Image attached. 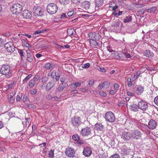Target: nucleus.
<instances>
[{
	"label": "nucleus",
	"instance_id": "nucleus-13",
	"mask_svg": "<svg viewBox=\"0 0 158 158\" xmlns=\"http://www.w3.org/2000/svg\"><path fill=\"white\" fill-rule=\"evenodd\" d=\"M157 125V123L154 120L151 119L149 121L148 127L150 129L153 130L156 128Z\"/></svg>",
	"mask_w": 158,
	"mask_h": 158
},
{
	"label": "nucleus",
	"instance_id": "nucleus-61",
	"mask_svg": "<svg viewBox=\"0 0 158 158\" xmlns=\"http://www.w3.org/2000/svg\"><path fill=\"white\" fill-rule=\"evenodd\" d=\"M31 75H29L27 76L23 80V82L26 81L27 80H29L31 77Z\"/></svg>",
	"mask_w": 158,
	"mask_h": 158
},
{
	"label": "nucleus",
	"instance_id": "nucleus-58",
	"mask_svg": "<svg viewBox=\"0 0 158 158\" xmlns=\"http://www.w3.org/2000/svg\"><path fill=\"white\" fill-rule=\"evenodd\" d=\"M154 102L156 105L158 106V96L155 98Z\"/></svg>",
	"mask_w": 158,
	"mask_h": 158
},
{
	"label": "nucleus",
	"instance_id": "nucleus-52",
	"mask_svg": "<svg viewBox=\"0 0 158 158\" xmlns=\"http://www.w3.org/2000/svg\"><path fill=\"white\" fill-rule=\"evenodd\" d=\"M77 143L80 145L84 144L85 143V141L80 139H79L77 141Z\"/></svg>",
	"mask_w": 158,
	"mask_h": 158
},
{
	"label": "nucleus",
	"instance_id": "nucleus-34",
	"mask_svg": "<svg viewBox=\"0 0 158 158\" xmlns=\"http://www.w3.org/2000/svg\"><path fill=\"white\" fill-rule=\"evenodd\" d=\"M27 60L30 62H32L33 60V57L31 54L27 55Z\"/></svg>",
	"mask_w": 158,
	"mask_h": 158
},
{
	"label": "nucleus",
	"instance_id": "nucleus-1",
	"mask_svg": "<svg viewBox=\"0 0 158 158\" xmlns=\"http://www.w3.org/2000/svg\"><path fill=\"white\" fill-rule=\"evenodd\" d=\"M0 72L1 74L5 76L6 78L10 77L12 76V67L9 64H3L1 68Z\"/></svg>",
	"mask_w": 158,
	"mask_h": 158
},
{
	"label": "nucleus",
	"instance_id": "nucleus-20",
	"mask_svg": "<svg viewBox=\"0 0 158 158\" xmlns=\"http://www.w3.org/2000/svg\"><path fill=\"white\" fill-rule=\"evenodd\" d=\"M55 85L54 81H49L46 87V89L47 91H49Z\"/></svg>",
	"mask_w": 158,
	"mask_h": 158
},
{
	"label": "nucleus",
	"instance_id": "nucleus-44",
	"mask_svg": "<svg viewBox=\"0 0 158 158\" xmlns=\"http://www.w3.org/2000/svg\"><path fill=\"white\" fill-rule=\"evenodd\" d=\"M140 73L141 72L140 71H138L136 72V74L134 75V77H133V78L134 79V80L138 78L139 75L140 74Z\"/></svg>",
	"mask_w": 158,
	"mask_h": 158
},
{
	"label": "nucleus",
	"instance_id": "nucleus-32",
	"mask_svg": "<svg viewBox=\"0 0 158 158\" xmlns=\"http://www.w3.org/2000/svg\"><path fill=\"white\" fill-rule=\"evenodd\" d=\"M124 13H125L123 11H119L118 13L113 12L112 15L116 17H118V16L121 15Z\"/></svg>",
	"mask_w": 158,
	"mask_h": 158
},
{
	"label": "nucleus",
	"instance_id": "nucleus-50",
	"mask_svg": "<svg viewBox=\"0 0 158 158\" xmlns=\"http://www.w3.org/2000/svg\"><path fill=\"white\" fill-rule=\"evenodd\" d=\"M23 41L24 44L26 47L28 48H30L31 47V46L27 42H26L24 40H23Z\"/></svg>",
	"mask_w": 158,
	"mask_h": 158
},
{
	"label": "nucleus",
	"instance_id": "nucleus-2",
	"mask_svg": "<svg viewBox=\"0 0 158 158\" xmlns=\"http://www.w3.org/2000/svg\"><path fill=\"white\" fill-rule=\"evenodd\" d=\"M23 9L21 5L16 3L12 5L10 7V10L13 14L17 15L21 12Z\"/></svg>",
	"mask_w": 158,
	"mask_h": 158
},
{
	"label": "nucleus",
	"instance_id": "nucleus-26",
	"mask_svg": "<svg viewBox=\"0 0 158 158\" xmlns=\"http://www.w3.org/2000/svg\"><path fill=\"white\" fill-rule=\"evenodd\" d=\"M66 86V85L65 83H61L59 85L56 89V91L59 92H61L65 88Z\"/></svg>",
	"mask_w": 158,
	"mask_h": 158
},
{
	"label": "nucleus",
	"instance_id": "nucleus-38",
	"mask_svg": "<svg viewBox=\"0 0 158 158\" xmlns=\"http://www.w3.org/2000/svg\"><path fill=\"white\" fill-rule=\"evenodd\" d=\"M118 6L116 5H115V6L112 7V10L113 11V12L116 13L118 11V10H119L118 9Z\"/></svg>",
	"mask_w": 158,
	"mask_h": 158
},
{
	"label": "nucleus",
	"instance_id": "nucleus-6",
	"mask_svg": "<svg viewBox=\"0 0 158 158\" xmlns=\"http://www.w3.org/2000/svg\"><path fill=\"white\" fill-rule=\"evenodd\" d=\"M4 47L6 50L9 52H13L15 50L13 43L11 42H7L5 45Z\"/></svg>",
	"mask_w": 158,
	"mask_h": 158
},
{
	"label": "nucleus",
	"instance_id": "nucleus-39",
	"mask_svg": "<svg viewBox=\"0 0 158 158\" xmlns=\"http://www.w3.org/2000/svg\"><path fill=\"white\" fill-rule=\"evenodd\" d=\"M122 151L123 152V153L127 155L129 153L127 148L126 146L123 147Z\"/></svg>",
	"mask_w": 158,
	"mask_h": 158
},
{
	"label": "nucleus",
	"instance_id": "nucleus-3",
	"mask_svg": "<svg viewBox=\"0 0 158 158\" xmlns=\"http://www.w3.org/2000/svg\"><path fill=\"white\" fill-rule=\"evenodd\" d=\"M48 12L52 15L56 13L58 10V6L57 5L53 3L48 4L47 7Z\"/></svg>",
	"mask_w": 158,
	"mask_h": 158
},
{
	"label": "nucleus",
	"instance_id": "nucleus-16",
	"mask_svg": "<svg viewBox=\"0 0 158 158\" xmlns=\"http://www.w3.org/2000/svg\"><path fill=\"white\" fill-rule=\"evenodd\" d=\"M92 151L90 148L89 147H86L84 148L83 152V154L86 157L90 156L92 154Z\"/></svg>",
	"mask_w": 158,
	"mask_h": 158
},
{
	"label": "nucleus",
	"instance_id": "nucleus-7",
	"mask_svg": "<svg viewBox=\"0 0 158 158\" xmlns=\"http://www.w3.org/2000/svg\"><path fill=\"white\" fill-rule=\"evenodd\" d=\"M139 108L143 111H146L148 108V103L143 100H141L138 103Z\"/></svg>",
	"mask_w": 158,
	"mask_h": 158
},
{
	"label": "nucleus",
	"instance_id": "nucleus-12",
	"mask_svg": "<svg viewBox=\"0 0 158 158\" xmlns=\"http://www.w3.org/2000/svg\"><path fill=\"white\" fill-rule=\"evenodd\" d=\"M80 133L83 136H88L91 133V129L89 127H87L82 129Z\"/></svg>",
	"mask_w": 158,
	"mask_h": 158
},
{
	"label": "nucleus",
	"instance_id": "nucleus-40",
	"mask_svg": "<svg viewBox=\"0 0 158 158\" xmlns=\"http://www.w3.org/2000/svg\"><path fill=\"white\" fill-rule=\"evenodd\" d=\"M80 136L78 135H74L72 136V138L75 140H78L80 139Z\"/></svg>",
	"mask_w": 158,
	"mask_h": 158
},
{
	"label": "nucleus",
	"instance_id": "nucleus-56",
	"mask_svg": "<svg viewBox=\"0 0 158 158\" xmlns=\"http://www.w3.org/2000/svg\"><path fill=\"white\" fill-rule=\"evenodd\" d=\"M74 14V11L73 10L69 11L67 14L69 17L72 16Z\"/></svg>",
	"mask_w": 158,
	"mask_h": 158
},
{
	"label": "nucleus",
	"instance_id": "nucleus-63",
	"mask_svg": "<svg viewBox=\"0 0 158 158\" xmlns=\"http://www.w3.org/2000/svg\"><path fill=\"white\" fill-rule=\"evenodd\" d=\"M114 89L116 90H118L119 87L118 84L117 83H115L114 84Z\"/></svg>",
	"mask_w": 158,
	"mask_h": 158
},
{
	"label": "nucleus",
	"instance_id": "nucleus-19",
	"mask_svg": "<svg viewBox=\"0 0 158 158\" xmlns=\"http://www.w3.org/2000/svg\"><path fill=\"white\" fill-rule=\"evenodd\" d=\"M16 92L15 91H13L10 94V97H8V101L9 103H12L14 102L15 97H14Z\"/></svg>",
	"mask_w": 158,
	"mask_h": 158
},
{
	"label": "nucleus",
	"instance_id": "nucleus-48",
	"mask_svg": "<svg viewBox=\"0 0 158 158\" xmlns=\"http://www.w3.org/2000/svg\"><path fill=\"white\" fill-rule=\"evenodd\" d=\"M103 85L106 88H108L110 85V83L108 81H105L103 82Z\"/></svg>",
	"mask_w": 158,
	"mask_h": 158
},
{
	"label": "nucleus",
	"instance_id": "nucleus-17",
	"mask_svg": "<svg viewBox=\"0 0 158 158\" xmlns=\"http://www.w3.org/2000/svg\"><path fill=\"white\" fill-rule=\"evenodd\" d=\"M135 92L137 95H139L142 94L144 91V87L140 85H138L135 86L134 88Z\"/></svg>",
	"mask_w": 158,
	"mask_h": 158
},
{
	"label": "nucleus",
	"instance_id": "nucleus-14",
	"mask_svg": "<svg viewBox=\"0 0 158 158\" xmlns=\"http://www.w3.org/2000/svg\"><path fill=\"white\" fill-rule=\"evenodd\" d=\"M90 39L89 40H99L100 39V35L98 34L95 32L89 33L88 34Z\"/></svg>",
	"mask_w": 158,
	"mask_h": 158
},
{
	"label": "nucleus",
	"instance_id": "nucleus-55",
	"mask_svg": "<svg viewBox=\"0 0 158 158\" xmlns=\"http://www.w3.org/2000/svg\"><path fill=\"white\" fill-rule=\"evenodd\" d=\"M99 94L101 96H102L103 97H106V93L102 91H100L99 93Z\"/></svg>",
	"mask_w": 158,
	"mask_h": 158
},
{
	"label": "nucleus",
	"instance_id": "nucleus-36",
	"mask_svg": "<svg viewBox=\"0 0 158 158\" xmlns=\"http://www.w3.org/2000/svg\"><path fill=\"white\" fill-rule=\"evenodd\" d=\"M59 2L63 5H66L69 3L70 0H59Z\"/></svg>",
	"mask_w": 158,
	"mask_h": 158
},
{
	"label": "nucleus",
	"instance_id": "nucleus-11",
	"mask_svg": "<svg viewBox=\"0 0 158 158\" xmlns=\"http://www.w3.org/2000/svg\"><path fill=\"white\" fill-rule=\"evenodd\" d=\"M71 123L74 126H78L81 124V119L79 117H74L71 118Z\"/></svg>",
	"mask_w": 158,
	"mask_h": 158
},
{
	"label": "nucleus",
	"instance_id": "nucleus-30",
	"mask_svg": "<svg viewBox=\"0 0 158 158\" xmlns=\"http://www.w3.org/2000/svg\"><path fill=\"white\" fill-rule=\"evenodd\" d=\"M48 31V29H42L41 30H37L35 32L37 34L40 33H44Z\"/></svg>",
	"mask_w": 158,
	"mask_h": 158
},
{
	"label": "nucleus",
	"instance_id": "nucleus-27",
	"mask_svg": "<svg viewBox=\"0 0 158 158\" xmlns=\"http://www.w3.org/2000/svg\"><path fill=\"white\" fill-rule=\"evenodd\" d=\"M130 108L131 111L134 112L138 111L139 109L138 105H137L135 104L131 105L130 106Z\"/></svg>",
	"mask_w": 158,
	"mask_h": 158
},
{
	"label": "nucleus",
	"instance_id": "nucleus-23",
	"mask_svg": "<svg viewBox=\"0 0 158 158\" xmlns=\"http://www.w3.org/2000/svg\"><path fill=\"white\" fill-rule=\"evenodd\" d=\"M98 40H89V42L90 43V45L92 46V47H99V44L98 43L97 41Z\"/></svg>",
	"mask_w": 158,
	"mask_h": 158
},
{
	"label": "nucleus",
	"instance_id": "nucleus-4",
	"mask_svg": "<svg viewBox=\"0 0 158 158\" xmlns=\"http://www.w3.org/2000/svg\"><path fill=\"white\" fill-rule=\"evenodd\" d=\"M105 118L106 120L110 123H112L115 120L114 114L110 111H108L106 113Z\"/></svg>",
	"mask_w": 158,
	"mask_h": 158
},
{
	"label": "nucleus",
	"instance_id": "nucleus-60",
	"mask_svg": "<svg viewBox=\"0 0 158 158\" xmlns=\"http://www.w3.org/2000/svg\"><path fill=\"white\" fill-rule=\"evenodd\" d=\"M55 46H56V48H57L62 49V48H64V46H61V45H60L59 44H55Z\"/></svg>",
	"mask_w": 158,
	"mask_h": 158
},
{
	"label": "nucleus",
	"instance_id": "nucleus-5",
	"mask_svg": "<svg viewBox=\"0 0 158 158\" xmlns=\"http://www.w3.org/2000/svg\"><path fill=\"white\" fill-rule=\"evenodd\" d=\"M44 14V10L41 8L36 6L33 8V14L36 16H42Z\"/></svg>",
	"mask_w": 158,
	"mask_h": 158
},
{
	"label": "nucleus",
	"instance_id": "nucleus-31",
	"mask_svg": "<svg viewBox=\"0 0 158 158\" xmlns=\"http://www.w3.org/2000/svg\"><path fill=\"white\" fill-rule=\"evenodd\" d=\"M81 84V82H76L75 83H72L71 85V87H73L74 89H76L77 87L80 86Z\"/></svg>",
	"mask_w": 158,
	"mask_h": 158
},
{
	"label": "nucleus",
	"instance_id": "nucleus-9",
	"mask_svg": "<svg viewBox=\"0 0 158 158\" xmlns=\"http://www.w3.org/2000/svg\"><path fill=\"white\" fill-rule=\"evenodd\" d=\"M121 138L125 141L127 142L131 139V133L127 132H124L121 135Z\"/></svg>",
	"mask_w": 158,
	"mask_h": 158
},
{
	"label": "nucleus",
	"instance_id": "nucleus-29",
	"mask_svg": "<svg viewBox=\"0 0 158 158\" xmlns=\"http://www.w3.org/2000/svg\"><path fill=\"white\" fill-rule=\"evenodd\" d=\"M103 0H96V6L98 7L102 5Z\"/></svg>",
	"mask_w": 158,
	"mask_h": 158
},
{
	"label": "nucleus",
	"instance_id": "nucleus-46",
	"mask_svg": "<svg viewBox=\"0 0 158 158\" xmlns=\"http://www.w3.org/2000/svg\"><path fill=\"white\" fill-rule=\"evenodd\" d=\"M90 66V64L89 63H87L85 64H83L82 67L84 69H86L89 68Z\"/></svg>",
	"mask_w": 158,
	"mask_h": 158
},
{
	"label": "nucleus",
	"instance_id": "nucleus-59",
	"mask_svg": "<svg viewBox=\"0 0 158 158\" xmlns=\"http://www.w3.org/2000/svg\"><path fill=\"white\" fill-rule=\"evenodd\" d=\"M126 105L125 102V101L119 102L118 104V106L119 107L124 106Z\"/></svg>",
	"mask_w": 158,
	"mask_h": 158
},
{
	"label": "nucleus",
	"instance_id": "nucleus-53",
	"mask_svg": "<svg viewBox=\"0 0 158 158\" xmlns=\"http://www.w3.org/2000/svg\"><path fill=\"white\" fill-rule=\"evenodd\" d=\"M123 56H125V57L127 58H130L131 57L130 55L127 52H123Z\"/></svg>",
	"mask_w": 158,
	"mask_h": 158
},
{
	"label": "nucleus",
	"instance_id": "nucleus-8",
	"mask_svg": "<svg viewBox=\"0 0 158 158\" xmlns=\"http://www.w3.org/2000/svg\"><path fill=\"white\" fill-rule=\"evenodd\" d=\"M131 138H133L136 139H139L141 137V131L138 130H135L131 131Z\"/></svg>",
	"mask_w": 158,
	"mask_h": 158
},
{
	"label": "nucleus",
	"instance_id": "nucleus-57",
	"mask_svg": "<svg viewBox=\"0 0 158 158\" xmlns=\"http://www.w3.org/2000/svg\"><path fill=\"white\" fill-rule=\"evenodd\" d=\"M109 158H120V157L118 154H115L111 156Z\"/></svg>",
	"mask_w": 158,
	"mask_h": 158
},
{
	"label": "nucleus",
	"instance_id": "nucleus-28",
	"mask_svg": "<svg viewBox=\"0 0 158 158\" xmlns=\"http://www.w3.org/2000/svg\"><path fill=\"white\" fill-rule=\"evenodd\" d=\"M67 33V34L69 36H74L76 34V32L72 28L68 29Z\"/></svg>",
	"mask_w": 158,
	"mask_h": 158
},
{
	"label": "nucleus",
	"instance_id": "nucleus-25",
	"mask_svg": "<svg viewBox=\"0 0 158 158\" xmlns=\"http://www.w3.org/2000/svg\"><path fill=\"white\" fill-rule=\"evenodd\" d=\"M132 19V17L130 15L126 16L124 19H122L124 23L131 22Z\"/></svg>",
	"mask_w": 158,
	"mask_h": 158
},
{
	"label": "nucleus",
	"instance_id": "nucleus-41",
	"mask_svg": "<svg viewBox=\"0 0 158 158\" xmlns=\"http://www.w3.org/2000/svg\"><path fill=\"white\" fill-rule=\"evenodd\" d=\"M40 78L39 75H35V77L32 79H31L35 83H36V81H37Z\"/></svg>",
	"mask_w": 158,
	"mask_h": 158
},
{
	"label": "nucleus",
	"instance_id": "nucleus-10",
	"mask_svg": "<svg viewBox=\"0 0 158 158\" xmlns=\"http://www.w3.org/2000/svg\"><path fill=\"white\" fill-rule=\"evenodd\" d=\"M65 152L67 156L73 158L75 156V151L73 148H68L66 149V151Z\"/></svg>",
	"mask_w": 158,
	"mask_h": 158
},
{
	"label": "nucleus",
	"instance_id": "nucleus-49",
	"mask_svg": "<svg viewBox=\"0 0 158 158\" xmlns=\"http://www.w3.org/2000/svg\"><path fill=\"white\" fill-rule=\"evenodd\" d=\"M26 126L28 125V127H29L30 125V123L31 122V119L30 118H26Z\"/></svg>",
	"mask_w": 158,
	"mask_h": 158
},
{
	"label": "nucleus",
	"instance_id": "nucleus-42",
	"mask_svg": "<svg viewBox=\"0 0 158 158\" xmlns=\"http://www.w3.org/2000/svg\"><path fill=\"white\" fill-rule=\"evenodd\" d=\"M135 5V7L137 8H141L143 7L144 6V5L143 3H139L136 4Z\"/></svg>",
	"mask_w": 158,
	"mask_h": 158
},
{
	"label": "nucleus",
	"instance_id": "nucleus-33",
	"mask_svg": "<svg viewBox=\"0 0 158 158\" xmlns=\"http://www.w3.org/2000/svg\"><path fill=\"white\" fill-rule=\"evenodd\" d=\"M54 149H51L49 152L48 153V156L49 157L51 158H53L54 157Z\"/></svg>",
	"mask_w": 158,
	"mask_h": 158
},
{
	"label": "nucleus",
	"instance_id": "nucleus-62",
	"mask_svg": "<svg viewBox=\"0 0 158 158\" xmlns=\"http://www.w3.org/2000/svg\"><path fill=\"white\" fill-rule=\"evenodd\" d=\"M46 145V143H45V142H44V143H42L40 144L39 145H40L41 146V148H42V145H43V146L44 147V148H43V149L44 150H45V149L46 148V147H45Z\"/></svg>",
	"mask_w": 158,
	"mask_h": 158
},
{
	"label": "nucleus",
	"instance_id": "nucleus-54",
	"mask_svg": "<svg viewBox=\"0 0 158 158\" xmlns=\"http://www.w3.org/2000/svg\"><path fill=\"white\" fill-rule=\"evenodd\" d=\"M98 69L99 71L104 73L106 71V70L103 67H98Z\"/></svg>",
	"mask_w": 158,
	"mask_h": 158
},
{
	"label": "nucleus",
	"instance_id": "nucleus-64",
	"mask_svg": "<svg viewBox=\"0 0 158 158\" xmlns=\"http://www.w3.org/2000/svg\"><path fill=\"white\" fill-rule=\"evenodd\" d=\"M27 95L26 94L24 95L23 96V101L24 102H26L27 101Z\"/></svg>",
	"mask_w": 158,
	"mask_h": 158
},
{
	"label": "nucleus",
	"instance_id": "nucleus-47",
	"mask_svg": "<svg viewBox=\"0 0 158 158\" xmlns=\"http://www.w3.org/2000/svg\"><path fill=\"white\" fill-rule=\"evenodd\" d=\"M48 79V77L46 76L42 78V82L44 83L47 81Z\"/></svg>",
	"mask_w": 158,
	"mask_h": 158
},
{
	"label": "nucleus",
	"instance_id": "nucleus-51",
	"mask_svg": "<svg viewBox=\"0 0 158 158\" xmlns=\"http://www.w3.org/2000/svg\"><path fill=\"white\" fill-rule=\"evenodd\" d=\"M127 81L128 82V86L129 87L131 86L132 85V83L131 81V79L130 78L128 77L127 79Z\"/></svg>",
	"mask_w": 158,
	"mask_h": 158
},
{
	"label": "nucleus",
	"instance_id": "nucleus-43",
	"mask_svg": "<svg viewBox=\"0 0 158 158\" xmlns=\"http://www.w3.org/2000/svg\"><path fill=\"white\" fill-rule=\"evenodd\" d=\"M29 86L31 88H32L35 84V83L32 79L30 80L29 82Z\"/></svg>",
	"mask_w": 158,
	"mask_h": 158
},
{
	"label": "nucleus",
	"instance_id": "nucleus-21",
	"mask_svg": "<svg viewBox=\"0 0 158 158\" xmlns=\"http://www.w3.org/2000/svg\"><path fill=\"white\" fill-rule=\"evenodd\" d=\"M144 56L146 57L152 58L154 56V53L149 50H146L143 53Z\"/></svg>",
	"mask_w": 158,
	"mask_h": 158
},
{
	"label": "nucleus",
	"instance_id": "nucleus-37",
	"mask_svg": "<svg viewBox=\"0 0 158 158\" xmlns=\"http://www.w3.org/2000/svg\"><path fill=\"white\" fill-rule=\"evenodd\" d=\"M44 67L47 69H50L52 68V64L49 63H48L45 64Z\"/></svg>",
	"mask_w": 158,
	"mask_h": 158
},
{
	"label": "nucleus",
	"instance_id": "nucleus-45",
	"mask_svg": "<svg viewBox=\"0 0 158 158\" xmlns=\"http://www.w3.org/2000/svg\"><path fill=\"white\" fill-rule=\"evenodd\" d=\"M123 54L118 53L117 58L119 60H123Z\"/></svg>",
	"mask_w": 158,
	"mask_h": 158
},
{
	"label": "nucleus",
	"instance_id": "nucleus-35",
	"mask_svg": "<svg viewBox=\"0 0 158 158\" xmlns=\"http://www.w3.org/2000/svg\"><path fill=\"white\" fill-rule=\"evenodd\" d=\"M156 10V7L155 6L151 7L149 9L147 10V11L150 13H154Z\"/></svg>",
	"mask_w": 158,
	"mask_h": 158
},
{
	"label": "nucleus",
	"instance_id": "nucleus-24",
	"mask_svg": "<svg viewBox=\"0 0 158 158\" xmlns=\"http://www.w3.org/2000/svg\"><path fill=\"white\" fill-rule=\"evenodd\" d=\"M121 22L120 20H118L115 21L111 26L113 27H114V29H118L119 28V26L121 24Z\"/></svg>",
	"mask_w": 158,
	"mask_h": 158
},
{
	"label": "nucleus",
	"instance_id": "nucleus-15",
	"mask_svg": "<svg viewBox=\"0 0 158 158\" xmlns=\"http://www.w3.org/2000/svg\"><path fill=\"white\" fill-rule=\"evenodd\" d=\"M81 7L85 10H87V12L89 13L88 11L89 10L90 7V3L88 1H85L83 2L81 4Z\"/></svg>",
	"mask_w": 158,
	"mask_h": 158
},
{
	"label": "nucleus",
	"instance_id": "nucleus-18",
	"mask_svg": "<svg viewBox=\"0 0 158 158\" xmlns=\"http://www.w3.org/2000/svg\"><path fill=\"white\" fill-rule=\"evenodd\" d=\"M22 15L23 18L27 19L31 18L32 16L31 12L28 10H24Z\"/></svg>",
	"mask_w": 158,
	"mask_h": 158
},
{
	"label": "nucleus",
	"instance_id": "nucleus-22",
	"mask_svg": "<svg viewBox=\"0 0 158 158\" xmlns=\"http://www.w3.org/2000/svg\"><path fill=\"white\" fill-rule=\"evenodd\" d=\"M94 129L98 131H102L104 129V126L101 123H97L95 125Z\"/></svg>",
	"mask_w": 158,
	"mask_h": 158
}]
</instances>
